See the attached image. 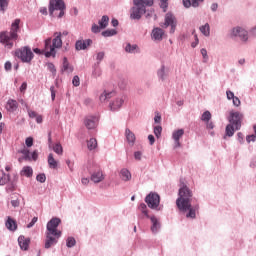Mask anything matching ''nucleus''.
Segmentation results:
<instances>
[{
	"mask_svg": "<svg viewBox=\"0 0 256 256\" xmlns=\"http://www.w3.org/2000/svg\"><path fill=\"white\" fill-rule=\"evenodd\" d=\"M228 121L230 124L234 125L236 131H239V129H241V123H243V114L230 111Z\"/></svg>",
	"mask_w": 256,
	"mask_h": 256,
	"instance_id": "nucleus-9",
	"label": "nucleus"
},
{
	"mask_svg": "<svg viewBox=\"0 0 256 256\" xmlns=\"http://www.w3.org/2000/svg\"><path fill=\"white\" fill-rule=\"evenodd\" d=\"M150 221L152 223L151 231L152 233H157L159 229H161V224L159 223V220L155 216L150 217Z\"/></svg>",
	"mask_w": 256,
	"mask_h": 256,
	"instance_id": "nucleus-20",
	"label": "nucleus"
},
{
	"mask_svg": "<svg viewBox=\"0 0 256 256\" xmlns=\"http://www.w3.org/2000/svg\"><path fill=\"white\" fill-rule=\"evenodd\" d=\"M226 135L227 137H233L235 135V125L230 123L226 126Z\"/></svg>",
	"mask_w": 256,
	"mask_h": 256,
	"instance_id": "nucleus-29",
	"label": "nucleus"
},
{
	"mask_svg": "<svg viewBox=\"0 0 256 256\" xmlns=\"http://www.w3.org/2000/svg\"><path fill=\"white\" fill-rule=\"evenodd\" d=\"M18 243L21 249H24V251H27V249L29 248L30 240L25 238V236H19Z\"/></svg>",
	"mask_w": 256,
	"mask_h": 256,
	"instance_id": "nucleus-24",
	"label": "nucleus"
},
{
	"mask_svg": "<svg viewBox=\"0 0 256 256\" xmlns=\"http://www.w3.org/2000/svg\"><path fill=\"white\" fill-rule=\"evenodd\" d=\"M23 158L26 159V161H31V159L33 161H37V159L39 158V152L37 150H34L33 152H30L29 149L24 148L21 151Z\"/></svg>",
	"mask_w": 256,
	"mask_h": 256,
	"instance_id": "nucleus-11",
	"label": "nucleus"
},
{
	"mask_svg": "<svg viewBox=\"0 0 256 256\" xmlns=\"http://www.w3.org/2000/svg\"><path fill=\"white\" fill-rule=\"evenodd\" d=\"M61 225V219L52 218L46 226L45 249H51L53 245H57L59 238L62 235L61 230L57 229Z\"/></svg>",
	"mask_w": 256,
	"mask_h": 256,
	"instance_id": "nucleus-2",
	"label": "nucleus"
},
{
	"mask_svg": "<svg viewBox=\"0 0 256 256\" xmlns=\"http://www.w3.org/2000/svg\"><path fill=\"white\" fill-rule=\"evenodd\" d=\"M139 209H140L141 213H143V215H145V217H149V211H147V205H145V203H141L139 206Z\"/></svg>",
	"mask_w": 256,
	"mask_h": 256,
	"instance_id": "nucleus-38",
	"label": "nucleus"
},
{
	"mask_svg": "<svg viewBox=\"0 0 256 256\" xmlns=\"http://www.w3.org/2000/svg\"><path fill=\"white\" fill-rule=\"evenodd\" d=\"M91 43H93V40L91 39L78 40L75 44L76 51H83L87 49L89 46H91Z\"/></svg>",
	"mask_w": 256,
	"mask_h": 256,
	"instance_id": "nucleus-13",
	"label": "nucleus"
},
{
	"mask_svg": "<svg viewBox=\"0 0 256 256\" xmlns=\"http://www.w3.org/2000/svg\"><path fill=\"white\" fill-rule=\"evenodd\" d=\"M53 150L57 155H61V153H63V146H61V144H55Z\"/></svg>",
	"mask_w": 256,
	"mask_h": 256,
	"instance_id": "nucleus-40",
	"label": "nucleus"
},
{
	"mask_svg": "<svg viewBox=\"0 0 256 256\" xmlns=\"http://www.w3.org/2000/svg\"><path fill=\"white\" fill-rule=\"evenodd\" d=\"M201 55L204 59V63H207V60L209 59V56L207 55V49L205 48H202L201 49Z\"/></svg>",
	"mask_w": 256,
	"mask_h": 256,
	"instance_id": "nucleus-43",
	"label": "nucleus"
},
{
	"mask_svg": "<svg viewBox=\"0 0 256 256\" xmlns=\"http://www.w3.org/2000/svg\"><path fill=\"white\" fill-rule=\"evenodd\" d=\"M98 24L100 25V29H106L107 25H109V16L107 15L102 16Z\"/></svg>",
	"mask_w": 256,
	"mask_h": 256,
	"instance_id": "nucleus-27",
	"label": "nucleus"
},
{
	"mask_svg": "<svg viewBox=\"0 0 256 256\" xmlns=\"http://www.w3.org/2000/svg\"><path fill=\"white\" fill-rule=\"evenodd\" d=\"M87 147H88L89 151H93V150L97 149V139L90 138L87 141Z\"/></svg>",
	"mask_w": 256,
	"mask_h": 256,
	"instance_id": "nucleus-28",
	"label": "nucleus"
},
{
	"mask_svg": "<svg viewBox=\"0 0 256 256\" xmlns=\"http://www.w3.org/2000/svg\"><path fill=\"white\" fill-rule=\"evenodd\" d=\"M6 191H10V192L15 191V184L8 185L6 187Z\"/></svg>",
	"mask_w": 256,
	"mask_h": 256,
	"instance_id": "nucleus-62",
	"label": "nucleus"
},
{
	"mask_svg": "<svg viewBox=\"0 0 256 256\" xmlns=\"http://www.w3.org/2000/svg\"><path fill=\"white\" fill-rule=\"evenodd\" d=\"M145 203L150 209H157L161 203V197L155 192H150L145 198Z\"/></svg>",
	"mask_w": 256,
	"mask_h": 256,
	"instance_id": "nucleus-10",
	"label": "nucleus"
},
{
	"mask_svg": "<svg viewBox=\"0 0 256 256\" xmlns=\"http://www.w3.org/2000/svg\"><path fill=\"white\" fill-rule=\"evenodd\" d=\"M19 23H21L20 19H16L12 25L10 32H2L0 33V43L5 45L7 49H11L13 47V41H17L19 35Z\"/></svg>",
	"mask_w": 256,
	"mask_h": 256,
	"instance_id": "nucleus-3",
	"label": "nucleus"
},
{
	"mask_svg": "<svg viewBox=\"0 0 256 256\" xmlns=\"http://www.w3.org/2000/svg\"><path fill=\"white\" fill-rule=\"evenodd\" d=\"M104 179L105 176L103 175L102 171L94 172L91 175V181H93V183H101V181H103Z\"/></svg>",
	"mask_w": 256,
	"mask_h": 256,
	"instance_id": "nucleus-22",
	"label": "nucleus"
},
{
	"mask_svg": "<svg viewBox=\"0 0 256 256\" xmlns=\"http://www.w3.org/2000/svg\"><path fill=\"white\" fill-rule=\"evenodd\" d=\"M28 115L31 119H36L39 114H37V112H35L33 110H30V111H28Z\"/></svg>",
	"mask_w": 256,
	"mask_h": 256,
	"instance_id": "nucleus-50",
	"label": "nucleus"
},
{
	"mask_svg": "<svg viewBox=\"0 0 256 256\" xmlns=\"http://www.w3.org/2000/svg\"><path fill=\"white\" fill-rule=\"evenodd\" d=\"M154 121L155 123H161V116L159 113L154 117Z\"/></svg>",
	"mask_w": 256,
	"mask_h": 256,
	"instance_id": "nucleus-63",
	"label": "nucleus"
},
{
	"mask_svg": "<svg viewBox=\"0 0 256 256\" xmlns=\"http://www.w3.org/2000/svg\"><path fill=\"white\" fill-rule=\"evenodd\" d=\"M47 69L51 72V73H55L57 70L55 69V65L53 63H48L47 64Z\"/></svg>",
	"mask_w": 256,
	"mask_h": 256,
	"instance_id": "nucleus-47",
	"label": "nucleus"
},
{
	"mask_svg": "<svg viewBox=\"0 0 256 256\" xmlns=\"http://www.w3.org/2000/svg\"><path fill=\"white\" fill-rule=\"evenodd\" d=\"M105 57V52H99L98 54H97V57H96V59H97V61H103V58Z\"/></svg>",
	"mask_w": 256,
	"mask_h": 256,
	"instance_id": "nucleus-55",
	"label": "nucleus"
},
{
	"mask_svg": "<svg viewBox=\"0 0 256 256\" xmlns=\"http://www.w3.org/2000/svg\"><path fill=\"white\" fill-rule=\"evenodd\" d=\"M49 14L51 17L61 19L65 15V2L63 0H50Z\"/></svg>",
	"mask_w": 256,
	"mask_h": 256,
	"instance_id": "nucleus-6",
	"label": "nucleus"
},
{
	"mask_svg": "<svg viewBox=\"0 0 256 256\" xmlns=\"http://www.w3.org/2000/svg\"><path fill=\"white\" fill-rule=\"evenodd\" d=\"M148 140H149L150 145H154V143H155V136H153L152 134H150V135L148 136Z\"/></svg>",
	"mask_w": 256,
	"mask_h": 256,
	"instance_id": "nucleus-61",
	"label": "nucleus"
},
{
	"mask_svg": "<svg viewBox=\"0 0 256 256\" xmlns=\"http://www.w3.org/2000/svg\"><path fill=\"white\" fill-rule=\"evenodd\" d=\"M143 154L141 153V151H136L135 153H134V159H136L137 161H141V156H142Z\"/></svg>",
	"mask_w": 256,
	"mask_h": 256,
	"instance_id": "nucleus-52",
	"label": "nucleus"
},
{
	"mask_svg": "<svg viewBox=\"0 0 256 256\" xmlns=\"http://www.w3.org/2000/svg\"><path fill=\"white\" fill-rule=\"evenodd\" d=\"M205 0H183V5L186 8L189 7H199L200 3H203Z\"/></svg>",
	"mask_w": 256,
	"mask_h": 256,
	"instance_id": "nucleus-23",
	"label": "nucleus"
},
{
	"mask_svg": "<svg viewBox=\"0 0 256 256\" xmlns=\"http://www.w3.org/2000/svg\"><path fill=\"white\" fill-rule=\"evenodd\" d=\"M255 139H256V136L253 134L246 137L247 143H250L251 141H255Z\"/></svg>",
	"mask_w": 256,
	"mask_h": 256,
	"instance_id": "nucleus-59",
	"label": "nucleus"
},
{
	"mask_svg": "<svg viewBox=\"0 0 256 256\" xmlns=\"http://www.w3.org/2000/svg\"><path fill=\"white\" fill-rule=\"evenodd\" d=\"M17 107H19L17 100L10 99L6 103V110L9 111V113H14V111H17Z\"/></svg>",
	"mask_w": 256,
	"mask_h": 256,
	"instance_id": "nucleus-18",
	"label": "nucleus"
},
{
	"mask_svg": "<svg viewBox=\"0 0 256 256\" xmlns=\"http://www.w3.org/2000/svg\"><path fill=\"white\" fill-rule=\"evenodd\" d=\"M75 243H76L75 238L69 237L67 239L66 245L67 247H75Z\"/></svg>",
	"mask_w": 256,
	"mask_h": 256,
	"instance_id": "nucleus-41",
	"label": "nucleus"
},
{
	"mask_svg": "<svg viewBox=\"0 0 256 256\" xmlns=\"http://www.w3.org/2000/svg\"><path fill=\"white\" fill-rule=\"evenodd\" d=\"M37 221H39V218L34 217L31 222L27 225L28 229H31V227H33V225H35V223H37Z\"/></svg>",
	"mask_w": 256,
	"mask_h": 256,
	"instance_id": "nucleus-49",
	"label": "nucleus"
},
{
	"mask_svg": "<svg viewBox=\"0 0 256 256\" xmlns=\"http://www.w3.org/2000/svg\"><path fill=\"white\" fill-rule=\"evenodd\" d=\"M192 201L193 192L191 191V189H189V187H187V185L182 184L178 192L176 207H178L180 213H187L188 211V213L186 214L187 219H195V217H197V208L191 205Z\"/></svg>",
	"mask_w": 256,
	"mask_h": 256,
	"instance_id": "nucleus-1",
	"label": "nucleus"
},
{
	"mask_svg": "<svg viewBox=\"0 0 256 256\" xmlns=\"http://www.w3.org/2000/svg\"><path fill=\"white\" fill-rule=\"evenodd\" d=\"M201 121H204V123H209V121H211V112L205 111L201 116Z\"/></svg>",
	"mask_w": 256,
	"mask_h": 256,
	"instance_id": "nucleus-36",
	"label": "nucleus"
},
{
	"mask_svg": "<svg viewBox=\"0 0 256 256\" xmlns=\"http://www.w3.org/2000/svg\"><path fill=\"white\" fill-rule=\"evenodd\" d=\"M123 103H125L123 97L116 98L115 101L110 103V108L112 111H117V109H121Z\"/></svg>",
	"mask_w": 256,
	"mask_h": 256,
	"instance_id": "nucleus-17",
	"label": "nucleus"
},
{
	"mask_svg": "<svg viewBox=\"0 0 256 256\" xmlns=\"http://www.w3.org/2000/svg\"><path fill=\"white\" fill-rule=\"evenodd\" d=\"M185 135V130L179 129L173 132L172 137L175 141L174 147L177 149V147H181V142H179V139Z\"/></svg>",
	"mask_w": 256,
	"mask_h": 256,
	"instance_id": "nucleus-16",
	"label": "nucleus"
},
{
	"mask_svg": "<svg viewBox=\"0 0 256 256\" xmlns=\"http://www.w3.org/2000/svg\"><path fill=\"white\" fill-rule=\"evenodd\" d=\"M91 31H92V33H99V31H101V27L98 26L97 24H93Z\"/></svg>",
	"mask_w": 256,
	"mask_h": 256,
	"instance_id": "nucleus-46",
	"label": "nucleus"
},
{
	"mask_svg": "<svg viewBox=\"0 0 256 256\" xmlns=\"http://www.w3.org/2000/svg\"><path fill=\"white\" fill-rule=\"evenodd\" d=\"M72 83H73L74 87H79V85H81V82L79 80V76H74L73 80H72Z\"/></svg>",
	"mask_w": 256,
	"mask_h": 256,
	"instance_id": "nucleus-44",
	"label": "nucleus"
},
{
	"mask_svg": "<svg viewBox=\"0 0 256 256\" xmlns=\"http://www.w3.org/2000/svg\"><path fill=\"white\" fill-rule=\"evenodd\" d=\"M25 144L27 147H33V137L26 138Z\"/></svg>",
	"mask_w": 256,
	"mask_h": 256,
	"instance_id": "nucleus-45",
	"label": "nucleus"
},
{
	"mask_svg": "<svg viewBox=\"0 0 256 256\" xmlns=\"http://www.w3.org/2000/svg\"><path fill=\"white\" fill-rule=\"evenodd\" d=\"M11 205L12 207L16 208V207H19V205H21V202L19 201V199L12 200Z\"/></svg>",
	"mask_w": 256,
	"mask_h": 256,
	"instance_id": "nucleus-53",
	"label": "nucleus"
},
{
	"mask_svg": "<svg viewBox=\"0 0 256 256\" xmlns=\"http://www.w3.org/2000/svg\"><path fill=\"white\" fill-rule=\"evenodd\" d=\"M49 167L50 169H57V161H50Z\"/></svg>",
	"mask_w": 256,
	"mask_h": 256,
	"instance_id": "nucleus-58",
	"label": "nucleus"
},
{
	"mask_svg": "<svg viewBox=\"0 0 256 256\" xmlns=\"http://www.w3.org/2000/svg\"><path fill=\"white\" fill-rule=\"evenodd\" d=\"M226 95L229 101L235 97V94L231 90L226 91Z\"/></svg>",
	"mask_w": 256,
	"mask_h": 256,
	"instance_id": "nucleus-51",
	"label": "nucleus"
},
{
	"mask_svg": "<svg viewBox=\"0 0 256 256\" xmlns=\"http://www.w3.org/2000/svg\"><path fill=\"white\" fill-rule=\"evenodd\" d=\"M125 137L128 145H130V147H133V145H135V141H137V137L135 136V133H133V131L127 128L125 130Z\"/></svg>",
	"mask_w": 256,
	"mask_h": 256,
	"instance_id": "nucleus-15",
	"label": "nucleus"
},
{
	"mask_svg": "<svg viewBox=\"0 0 256 256\" xmlns=\"http://www.w3.org/2000/svg\"><path fill=\"white\" fill-rule=\"evenodd\" d=\"M137 49H138L137 44L131 45V43H127L125 46L126 53H135Z\"/></svg>",
	"mask_w": 256,
	"mask_h": 256,
	"instance_id": "nucleus-30",
	"label": "nucleus"
},
{
	"mask_svg": "<svg viewBox=\"0 0 256 256\" xmlns=\"http://www.w3.org/2000/svg\"><path fill=\"white\" fill-rule=\"evenodd\" d=\"M163 132V127L161 126H155L154 127V135L159 139L161 137V133Z\"/></svg>",
	"mask_w": 256,
	"mask_h": 256,
	"instance_id": "nucleus-39",
	"label": "nucleus"
},
{
	"mask_svg": "<svg viewBox=\"0 0 256 256\" xmlns=\"http://www.w3.org/2000/svg\"><path fill=\"white\" fill-rule=\"evenodd\" d=\"M160 27L163 29L171 27L170 33H175V29H177V18L171 12L166 13L164 23L160 24Z\"/></svg>",
	"mask_w": 256,
	"mask_h": 256,
	"instance_id": "nucleus-8",
	"label": "nucleus"
},
{
	"mask_svg": "<svg viewBox=\"0 0 256 256\" xmlns=\"http://www.w3.org/2000/svg\"><path fill=\"white\" fill-rule=\"evenodd\" d=\"M120 177L122 181H131V172L127 169H122L120 172Z\"/></svg>",
	"mask_w": 256,
	"mask_h": 256,
	"instance_id": "nucleus-26",
	"label": "nucleus"
},
{
	"mask_svg": "<svg viewBox=\"0 0 256 256\" xmlns=\"http://www.w3.org/2000/svg\"><path fill=\"white\" fill-rule=\"evenodd\" d=\"M7 7H9V0H0V11H2V13H5Z\"/></svg>",
	"mask_w": 256,
	"mask_h": 256,
	"instance_id": "nucleus-37",
	"label": "nucleus"
},
{
	"mask_svg": "<svg viewBox=\"0 0 256 256\" xmlns=\"http://www.w3.org/2000/svg\"><path fill=\"white\" fill-rule=\"evenodd\" d=\"M11 179V176L9 174H5L3 172L2 177L0 178V185H7Z\"/></svg>",
	"mask_w": 256,
	"mask_h": 256,
	"instance_id": "nucleus-35",
	"label": "nucleus"
},
{
	"mask_svg": "<svg viewBox=\"0 0 256 256\" xmlns=\"http://www.w3.org/2000/svg\"><path fill=\"white\" fill-rule=\"evenodd\" d=\"M81 183L82 185H89V178H82Z\"/></svg>",
	"mask_w": 256,
	"mask_h": 256,
	"instance_id": "nucleus-64",
	"label": "nucleus"
},
{
	"mask_svg": "<svg viewBox=\"0 0 256 256\" xmlns=\"http://www.w3.org/2000/svg\"><path fill=\"white\" fill-rule=\"evenodd\" d=\"M111 97H113V92H103L101 95H100V101L103 103L105 101H107V99H111Z\"/></svg>",
	"mask_w": 256,
	"mask_h": 256,
	"instance_id": "nucleus-32",
	"label": "nucleus"
},
{
	"mask_svg": "<svg viewBox=\"0 0 256 256\" xmlns=\"http://www.w3.org/2000/svg\"><path fill=\"white\" fill-rule=\"evenodd\" d=\"M200 31H201V33H203L205 35V37H209V35L211 33L209 23H206L205 25L201 26Z\"/></svg>",
	"mask_w": 256,
	"mask_h": 256,
	"instance_id": "nucleus-31",
	"label": "nucleus"
},
{
	"mask_svg": "<svg viewBox=\"0 0 256 256\" xmlns=\"http://www.w3.org/2000/svg\"><path fill=\"white\" fill-rule=\"evenodd\" d=\"M5 71H11L12 64L11 62L7 61L4 65Z\"/></svg>",
	"mask_w": 256,
	"mask_h": 256,
	"instance_id": "nucleus-56",
	"label": "nucleus"
},
{
	"mask_svg": "<svg viewBox=\"0 0 256 256\" xmlns=\"http://www.w3.org/2000/svg\"><path fill=\"white\" fill-rule=\"evenodd\" d=\"M52 101H55V86L50 87Z\"/></svg>",
	"mask_w": 256,
	"mask_h": 256,
	"instance_id": "nucleus-60",
	"label": "nucleus"
},
{
	"mask_svg": "<svg viewBox=\"0 0 256 256\" xmlns=\"http://www.w3.org/2000/svg\"><path fill=\"white\" fill-rule=\"evenodd\" d=\"M97 121V117L88 116L84 119V125L88 129H95V127H97Z\"/></svg>",
	"mask_w": 256,
	"mask_h": 256,
	"instance_id": "nucleus-14",
	"label": "nucleus"
},
{
	"mask_svg": "<svg viewBox=\"0 0 256 256\" xmlns=\"http://www.w3.org/2000/svg\"><path fill=\"white\" fill-rule=\"evenodd\" d=\"M72 71H73V66L71 64H69V60H67V57H64L62 72L63 73H71Z\"/></svg>",
	"mask_w": 256,
	"mask_h": 256,
	"instance_id": "nucleus-25",
	"label": "nucleus"
},
{
	"mask_svg": "<svg viewBox=\"0 0 256 256\" xmlns=\"http://www.w3.org/2000/svg\"><path fill=\"white\" fill-rule=\"evenodd\" d=\"M113 35H117V30L108 29L102 32L103 37H113Z\"/></svg>",
	"mask_w": 256,
	"mask_h": 256,
	"instance_id": "nucleus-34",
	"label": "nucleus"
},
{
	"mask_svg": "<svg viewBox=\"0 0 256 256\" xmlns=\"http://www.w3.org/2000/svg\"><path fill=\"white\" fill-rule=\"evenodd\" d=\"M36 180L39 181V183H45V181H47V177L45 174H38Z\"/></svg>",
	"mask_w": 256,
	"mask_h": 256,
	"instance_id": "nucleus-42",
	"label": "nucleus"
},
{
	"mask_svg": "<svg viewBox=\"0 0 256 256\" xmlns=\"http://www.w3.org/2000/svg\"><path fill=\"white\" fill-rule=\"evenodd\" d=\"M56 37L52 41L51 45V38H48L45 41V47L44 50H42V53H44L45 57H55V49H60V47H63V40H61V33H55Z\"/></svg>",
	"mask_w": 256,
	"mask_h": 256,
	"instance_id": "nucleus-4",
	"label": "nucleus"
},
{
	"mask_svg": "<svg viewBox=\"0 0 256 256\" xmlns=\"http://www.w3.org/2000/svg\"><path fill=\"white\" fill-rule=\"evenodd\" d=\"M163 35H165V31L161 28H154L152 31V38L155 41H161V39H163Z\"/></svg>",
	"mask_w": 256,
	"mask_h": 256,
	"instance_id": "nucleus-19",
	"label": "nucleus"
},
{
	"mask_svg": "<svg viewBox=\"0 0 256 256\" xmlns=\"http://www.w3.org/2000/svg\"><path fill=\"white\" fill-rule=\"evenodd\" d=\"M6 228L9 231H17V221H15V219L8 216L7 221H6Z\"/></svg>",
	"mask_w": 256,
	"mask_h": 256,
	"instance_id": "nucleus-21",
	"label": "nucleus"
},
{
	"mask_svg": "<svg viewBox=\"0 0 256 256\" xmlns=\"http://www.w3.org/2000/svg\"><path fill=\"white\" fill-rule=\"evenodd\" d=\"M164 75H165V67H162V68L158 71V76L160 77V79H164Z\"/></svg>",
	"mask_w": 256,
	"mask_h": 256,
	"instance_id": "nucleus-54",
	"label": "nucleus"
},
{
	"mask_svg": "<svg viewBox=\"0 0 256 256\" xmlns=\"http://www.w3.org/2000/svg\"><path fill=\"white\" fill-rule=\"evenodd\" d=\"M134 5L136 7L132 8L130 17L131 19H141V15L146 13L145 5L151 7L153 5V0H134Z\"/></svg>",
	"mask_w": 256,
	"mask_h": 256,
	"instance_id": "nucleus-5",
	"label": "nucleus"
},
{
	"mask_svg": "<svg viewBox=\"0 0 256 256\" xmlns=\"http://www.w3.org/2000/svg\"><path fill=\"white\" fill-rule=\"evenodd\" d=\"M232 35L234 37H239L241 41H247V30L241 28V27H236L232 30Z\"/></svg>",
	"mask_w": 256,
	"mask_h": 256,
	"instance_id": "nucleus-12",
	"label": "nucleus"
},
{
	"mask_svg": "<svg viewBox=\"0 0 256 256\" xmlns=\"http://www.w3.org/2000/svg\"><path fill=\"white\" fill-rule=\"evenodd\" d=\"M20 91L21 93H25V91H27V82L22 83L20 86Z\"/></svg>",
	"mask_w": 256,
	"mask_h": 256,
	"instance_id": "nucleus-57",
	"label": "nucleus"
},
{
	"mask_svg": "<svg viewBox=\"0 0 256 256\" xmlns=\"http://www.w3.org/2000/svg\"><path fill=\"white\" fill-rule=\"evenodd\" d=\"M15 56L21 59L23 63H31L33 60V52L31 48L25 46L15 51Z\"/></svg>",
	"mask_w": 256,
	"mask_h": 256,
	"instance_id": "nucleus-7",
	"label": "nucleus"
},
{
	"mask_svg": "<svg viewBox=\"0 0 256 256\" xmlns=\"http://www.w3.org/2000/svg\"><path fill=\"white\" fill-rule=\"evenodd\" d=\"M22 175L25 177H31L33 175V168L26 166L22 170Z\"/></svg>",
	"mask_w": 256,
	"mask_h": 256,
	"instance_id": "nucleus-33",
	"label": "nucleus"
},
{
	"mask_svg": "<svg viewBox=\"0 0 256 256\" xmlns=\"http://www.w3.org/2000/svg\"><path fill=\"white\" fill-rule=\"evenodd\" d=\"M232 101H233V105H235V107H239V105H241V100H239V98L237 96H234Z\"/></svg>",
	"mask_w": 256,
	"mask_h": 256,
	"instance_id": "nucleus-48",
	"label": "nucleus"
}]
</instances>
